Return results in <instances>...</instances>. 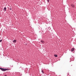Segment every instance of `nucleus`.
I'll list each match as a JSON object with an SVG mask.
<instances>
[{
    "instance_id": "1",
    "label": "nucleus",
    "mask_w": 76,
    "mask_h": 76,
    "mask_svg": "<svg viewBox=\"0 0 76 76\" xmlns=\"http://www.w3.org/2000/svg\"><path fill=\"white\" fill-rule=\"evenodd\" d=\"M0 69L1 70V71H3V72H5V71H6V70H10L8 68L4 69L0 67Z\"/></svg>"
},
{
    "instance_id": "2",
    "label": "nucleus",
    "mask_w": 76,
    "mask_h": 76,
    "mask_svg": "<svg viewBox=\"0 0 76 76\" xmlns=\"http://www.w3.org/2000/svg\"><path fill=\"white\" fill-rule=\"evenodd\" d=\"M75 59V58L73 57L72 58H70V60H72V61H74V60Z\"/></svg>"
},
{
    "instance_id": "3",
    "label": "nucleus",
    "mask_w": 76,
    "mask_h": 76,
    "mask_svg": "<svg viewBox=\"0 0 76 76\" xmlns=\"http://www.w3.org/2000/svg\"><path fill=\"white\" fill-rule=\"evenodd\" d=\"M71 6H72V7H75V5L73 4H71Z\"/></svg>"
},
{
    "instance_id": "4",
    "label": "nucleus",
    "mask_w": 76,
    "mask_h": 76,
    "mask_svg": "<svg viewBox=\"0 0 76 76\" xmlns=\"http://www.w3.org/2000/svg\"><path fill=\"white\" fill-rule=\"evenodd\" d=\"M74 50H75V48H72V49L71 50V51H72V52L73 51H74Z\"/></svg>"
},
{
    "instance_id": "5",
    "label": "nucleus",
    "mask_w": 76,
    "mask_h": 76,
    "mask_svg": "<svg viewBox=\"0 0 76 76\" xmlns=\"http://www.w3.org/2000/svg\"><path fill=\"white\" fill-rule=\"evenodd\" d=\"M6 7H5L4 9V10L5 12H6Z\"/></svg>"
},
{
    "instance_id": "6",
    "label": "nucleus",
    "mask_w": 76,
    "mask_h": 76,
    "mask_svg": "<svg viewBox=\"0 0 76 76\" xmlns=\"http://www.w3.org/2000/svg\"><path fill=\"white\" fill-rule=\"evenodd\" d=\"M16 42V40H14L13 41V42H14V43H15V42Z\"/></svg>"
},
{
    "instance_id": "7",
    "label": "nucleus",
    "mask_w": 76,
    "mask_h": 76,
    "mask_svg": "<svg viewBox=\"0 0 76 76\" xmlns=\"http://www.w3.org/2000/svg\"><path fill=\"white\" fill-rule=\"evenodd\" d=\"M41 42H42V43H44V41L42 40L41 41Z\"/></svg>"
},
{
    "instance_id": "8",
    "label": "nucleus",
    "mask_w": 76,
    "mask_h": 76,
    "mask_svg": "<svg viewBox=\"0 0 76 76\" xmlns=\"http://www.w3.org/2000/svg\"><path fill=\"white\" fill-rule=\"evenodd\" d=\"M54 56L56 57H57V55H54Z\"/></svg>"
},
{
    "instance_id": "9",
    "label": "nucleus",
    "mask_w": 76,
    "mask_h": 76,
    "mask_svg": "<svg viewBox=\"0 0 76 76\" xmlns=\"http://www.w3.org/2000/svg\"><path fill=\"white\" fill-rule=\"evenodd\" d=\"M42 73L44 74V71L43 70H42Z\"/></svg>"
},
{
    "instance_id": "10",
    "label": "nucleus",
    "mask_w": 76,
    "mask_h": 76,
    "mask_svg": "<svg viewBox=\"0 0 76 76\" xmlns=\"http://www.w3.org/2000/svg\"><path fill=\"white\" fill-rule=\"evenodd\" d=\"M67 76H71L70 75H69V73H68L67 75Z\"/></svg>"
},
{
    "instance_id": "11",
    "label": "nucleus",
    "mask_w": 76,
    "mask_h": 76,
    "mask_svg": "<svg viewBox=\"0 0 76 76\" xmlns=\"http://www.w3.org/2000/svg\"><path fill=\"white\" fill-rule=\"evenodd\" d=\"M2 42V40L1 39L0 40V42Z\"/></svg>"
},
{
    "instance_id": "12",
    "label": "nucleus",
    "mask_w": 76,
    "mask_h": 76,
    "mask_svg": "<svg viewBox=\"0 0 76 76\" xmlns=\"http://www.w3.org/2000/svg\"><path fill=\"white\" fill-rule=\"evenodd\" d=\"M48 29H49L50 30V29H51V28H50V27H49Z\"/></svg>"
},
{
    "instance_id": "13",
    "label": "nucleus",
    "mask_w": 76,
    "mask_h": 76,
    "mask_svg": "<svg viewBox=\"0 0 76 76\" xmlns=\"http://www.w3.org/2000/svg\"><path fill=\"white\" fill-rule=\"evenodd\" d=\"M48 2H49L50 1V0H47Z\"/></svg>"
},
{
    "instance_id": "14",
    "label": "nucleus",
    "mask_w": 76,
    "mask_h": 76,
    "mask_svg": "<svg viewBox=\"0 0 76 76\" xmlns=\"http://www.w3.org/2000/svg\"><path fill=\"white\" fill-rule=\"evenodd\" d=\"M10 10H12V8H10Z\"/></svg>"
},
{
    "instance_id": "15",
    "label": "nucleus",
    "mask_w": 76,
    "mask_h": 76,
    "mask_svg": "<svg viewBox=\"0 0 76 76\" xmlns=\"http://www.w3.org/2000/svg\"><path fill=\"white\" fill-rule=\"evenodd\" d=\"M4 76H7L6 75H5Z\"/></svg>"
}]
</instances>
